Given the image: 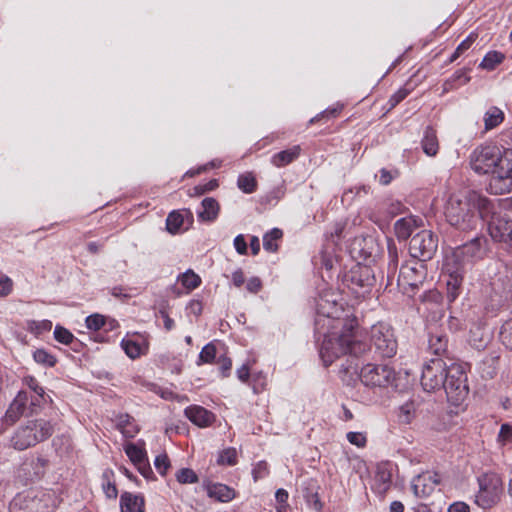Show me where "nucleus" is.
I'll return each instance as SVG.
<instances>
[{"instance_id": "1", "label": "nucleus", "mask_w": 512, "mask_h": 512, "mask_svg": "<svg viewBox=\"0 0 512 512\" xmlns=\"http://www.w3.org/2000/svg\"><path fill=\"white\" fill-rule=\"evenodd\" d=\"M471 168L478 174H492L489 187L495 194L512 190V150L486 143L470 154Z\"/></svg>"}, {"instance_id": "2", "label": "nucleus", "mask_w": 512, "mask_h": 512, "mask_svg": "<svg viewBox=\"0 0 512 512\" xmlns=\"http://www.w3.org/2000/svg\"><path fill=\"white\" fill-rule=\"evenodd\" d=\"M494 204L476 191L465 194H453L445 206L447 222L460 231H471L478 227L481 221L488 219L493 212Z\"/></svg>"}, {"instance_id": "3", "label": "nucleus", "mask_w": 512, "mask_h": 512, "mask_svg": "<svg viewBox=\"0 0 512 512\" xmlns=\"http://www.w3.org/2000/svg\"><path fill=\"white\" fill-rule=\"evenodd\" d=\"M342 325L340 334L330 333L325 335L320 347V357L325 366L331 365L336 359L349 354L348 358H355L366 351V344L357 340L354 330L357 327L356 320L337 321Z\"/></svg>"}, {"instance_id": "4", "label": "nucleus", "mask_w": 512, "mask_h": 512, "mask_svg": "<svg viewBox=\"0 0 512 512\" xmlns=\"http://www.w3.org/2000/svg\"><path fill=\"white\" fill-rule=\"evenodd\" d=\"M340 372L351 379L356 376L366 387L371 388L388 387L396 376L394 369L387 364L368 363L360 368L355 358H346L340 366Z\"/></svg>"}, {"instance_id": "5", "label": "nucleus", "mask_w": 512, "mask_h": 512, "mask_svg": "<svg viewBox=\"0 0 512 512\" xmlns=\"http://www.w3.org/2000/svg\"><path fill=\"white\" fill-rule=\"evenodd\" d=\"M54 433L53 424L45 419L29 420L19 425L9 439V447L24 451L47 440Z\"/></svg>"}, {"instance_id": "6", "label": "nucleus", "mask_w": 512, "mask_h": 512, "mask_svg": "<svg viewBox=\"0 0 512 512\" xmlns=\"http://www.w3.org/2000/svg\"><path fill=\"white\" fill-rule=\"evenodd\" d=\"M486 243L487 240L484 236H477L455 247L451 253L446 256L443 270L451 271L452 268H458L457 270L466 273L469 266L484 257L486 253Z\"/></svg>"}, {"instance_id": "7", "label": "nucleus", "mask_w": 512, "mask_h": 512, "mask_svg": "<svg viewBox=\"0 0 512 512\" xmlns=\"http://www.w3.org/2000/svg\"><path fill=\"white\" fill-rule=\"evenodd\" d=\"M55 494L44 490H31L18 494L10 503V512H53Z\"/></svg>"}, {"instance_id": "8", "label": "nucleus", "mask_w": 512, "mask_h": 512, "mask_svg": "<svg viewBox=\"0 0 512 512\" xmlns=\"http://www.w3.org/2000/svg\"><path fill=\"white\" fill-rule=\"evenodd\" d=\"M479 490L475 503L482 509H490L500 502L503 494V482L496 473H484L478 477Z\"/></svg>"}, {"instance_id": "9", "label": "nucleus", "mask_w": 512, "mask_h": 512, "mask_svg": "<svg viewBox=\"0 0 512 512\" xmlns=\"http://www.w3.org/2000/svg\"><path fill=\"white\" fill-rule=\"evenodd\" d=\"M442 389L445 390L448 401L452 404L459 405L464 401L469 393V387L466 370L462 364L452 363L449 365Z\"/></svg>"}, {"instance_id": "10", "label": "nucleus", "mask_w": 512, "mask_h": 512, "mask_svg": "<svg viewBox=\"0 0 512 512\" xmlns=\"http://www.w3.org/2000/svg\"><path fill=\"white\" fill-rule=\"evenodd\" d=\"M370 341L375 351L381 357L391 358L397 352V340L393 328L385 323L378 322L370 329Z\"/></svg>"}, {"instance_id": "11", "label": "nucleus", "mask_w": 512, "mask_h": 512, "mask_svg": "<svg viewBox=\"0 0 512 512\" xmlns=\"http://www.w3.org/2000/svg\"><path fill=\"white\" fill-rule=\"evenodd\" d=\"M344 282L356 297H364L375 285L376 278L371 267L357 264L345 274Z\"/></svg>"}, {"instance_id": "12", "label": "nucleus", "mask_w": 512, "mask_h": 512, "mask_svg": "<svg viewBox=\"0 0 512 512\" xmlns=\"http://www.w3.org/2000/svg\"><path fill=\"white\" fill-rule=\"evenodd\" d=\"M449 366L442 358H432L423 367L421 385L427 392L442 389L445 384Z\"/></svg>"}, {"instance_id": "13", "label": "nucleus", "mask_w": 512, "mask_h": 512, "mask_svg": "<svg viewBox=\"0 0 512 512\" xmlns=\"http://www.w3.org/2000/svg\"><path fill=\"white\" fill-rule=\"evenodd\" d=\"M438 248V237L430 230H422L412 236L409 243L410 255L421 262L433 258Z\"/></svg>"}, {"instance_id": "14", "label": "nucleus", "mask_w": 512, "mask_h": 512, "mask_svg": "<svg viewBox=\"0 0 512 512\" xmlns=\"http://www.w3.org/2000/svg\"><path fill=\"white\" fill-rule=\"evenodd\" d=\"M426 269L423 262L402 265L397 278V286L403 293L411 295L423 283Z\"/></svg>"}, {"instance_id": "15", "label": "nucleus", "mask_w": 512, "mask_h": 512, "mask_svg": "<svg viewBox=\"0 0 512 512\" xmlns=\"http://www.w3.org/2000/svg\"><path fill=\"white\" fill-rule=\"evenodd\" d=\"M490 215L488 231L492 239L505 244L507 247H512V219L505 216H496L494 211Z\"/></svg>"}, {"instance_id": "16", "label": "nucleus", "mask_w": 512, "mask_h": 512, "mask_svg": "<svg viewBox=\"0 0 512 512\" xmlns=\"http://www.w3.org/2000/svg\"><path fill=\"white\" fill-rule=\"evenodd\" d=\"M440 483V478L437 473L431 474L429 472L417 475L411 483V488L414 495L418 498L429 496Z\"/></svg>"}, {"instance_id": "17", "label": "nucleus", "mask_w": 512, "mask_h": 512, "mask_svg": "<svg viewBox=\"0 0 512 512\" xmlns=\"http://www.w3.org/2000/svg\"><path fill=\"white\" fill-rule=\"evenodd\" d=\"M492 340V333L485 323L478 321L469 330V344L478 351L484 350Z\"/></svg>"}, {"instance_id": "18", "label": "nucleus", "mask_w": 512, "mask_h": 512, "mask_svg": "<svg viewBox=\"0 0 512 512\" xmlns=\"http://www.w3.org/2000/svg\"><path fill=\"white\" fill-rule=\"evenodd\" d=\"M490 287L496 296L506 297L512 289V271L501 267L491 278Z\"/></svg>"}, {"instance_id": "19", "label": "nucleus", "mask_w": 512, "mask_h": 512, "mask_svg": "<svg viewBox=\"0 0 512 512\" xmlns=\"http://www.w3.org/2000/svg\"><path fill=\"white\" fill-rule=\"evenodd\" d=\"M28 400L29 393L27 391H19L5 413V422L13 424L21 416L29 415L27 410Z\"/></svg>"}, {"instance_id": "20", "label": "nucleus", "mask_w": 512, "mask_h": 512, "mask_svg": "<svg viewBox=\"0 0 512 512\" xmlns=\"http://www.w3.org/2000/svg\"><path fill=\"white\" fill-rule=\"evenodd\" d=\"M422 225V219L413 215L400 218L394 224L395 235L398 240H406Z\"/></svg>"}, {"instance_id": "21", "label": "nucleus", "mask_w": 512, "mask_h": 512, "mask_svg": "<svg viewBox=\"0 0 512 512\" xmlns=\"http://www.w3.org/2000/svg\"><path fill=\"white\" fill-rule=\"evenodd\" d=\"M185 415L192 423L199 427L210 426L215 420V416L212 412L197 405L187 407L185 409Z\"/></svg>"}, {"instance_id": "22", "label": "nucleus", "mask_w": 512, "mask_h": 512, "mask_svg": "<svg viewBox=\"0 0 512 512\" xmlns=\"http://www.w3.org/2000/svg\"><path fill=\"white\" fill-rule=\"evenodd\" d=\"M204 488L209 498L219 502H229L236 497L235 490L222 483L207 482L204 484Z\"/></svg>"}, {"instance_id": "23", "label": "nucleus", "mask_w": 512, "mask_h": 512, "mask_svg": "<svg viewBox=\"0 0 512 512\" xmlns=\"http://www.w3.org/2000/svg\"><path fill=\"white\" fill-rule=\"evenodd\" d=\"M457 269L458 268H452L451 271H444L447 275V298L450 302H453L459 296L464 279L465 273Z\"/></svg>"}, {"instance_id": "24", "label": "nucleus", "mask_w": 512, "mask_h": 512, "mask_svg": "<svg viewBox=\"0 0 512 512\" xmlns=\"http://www.w3.org/2000/svg\"><path fill=\"white\" fill-rule=\"evenodd\" d=\"M428 350L437 356L436 358H441L444 356L448 351L447 335L438 331H430L428 339Z\"/></svg>"}, {"instance_id": "25", "label": "nucleus", "mask_w": 512, "mask_h": 512, "mask_svg": "<svg viewBox=\"0 0 512 512\" xmlns=\"http://www.w3.org/2000/svg\"><path fill=\"white\" fill-rule=\"evenodd\" d=\"M144 498L141 495H134L125 492L121 495V512H144Z\"/></svg>"}, {"instance_id": "26", "label": "nucleus", "mask_w": 512, "mask_h": 512, "mask_svg": "<svg viewBox=\"0 0 512 512\" xmlns=\"http://www.w3.org/2000/svg\"><path fill=\"white\" fill-rule=\"evenodd\" d=\"M301 154V147L295 145L289 149L280 151L271 157V163L276 167H284L295 161Z\"/></svg>"}, {"instance_id": "27", "label": "nucleus", "mask_w": 512, "mask_h": 512, "mask_svg": "<svg viewBox=\"0 0 512 512\" xmlns=\"http://www.w3.org/2000/svg\"><path fill=\"white\" fill-rule=\"evenodd\" d=\"M202 210L198 212V218L204 222L214 221L219 214L220 206L216 199L207 197L202 200Z\"/></svg>"}, {"instance_id": "28", "label": "nucleus", "mask_w": 512, "mask_h": 512, "mask_svg": "<svg viewBox=\"0 0 512 512\" xmlns=\"http://www.w3.org/2000/svg\"><path fill=\"white\" fill-rule=\"evenodd\" d=\"M422 148L423 151L428 156H435L439 149V143L436 135V131L428 126L426 127L422 139Z\"/></svg>"}, {"instance_id": "29", "label": "nucleus", "mask_w": 512, "mask_h": 512, "mask_svg": "<svg viewBox=\"0 0 512 512\" xmlns=\"http://www.w3.org/2000/svg\"><path fill=\"white\" fill-rule=\"evenodd\" d=\"M485 130L489 131L500 125L504 120V113L498 107H490L484 115Z\"/></svg>"}, {"instance_id": "30", "label": "nucleus", "mask_w": 512, "mask_h": 512, "mask_svg": "<svg viewBox=\"0 0 512 512\" xmlns=\"http://www.w3.org/2000/svg\"><path fill=\"white\" fill-rule=\"evenodd\" d=\"M417 403L409 401L400 406L398 420L402 424H410L417 414Z\"/></svg>"}, {"instance_id": "31", "label": "nucleus", "mask_w": 512, "mask_h": 512, "mask_svg": "<svg viewBox=\"0 0 512 512\" xmlns=\"http://www.w3.org/2000/svg\"><path fill=\"white\" fill-rule=\"evenodd\" d=\"M124 450L126 455L129 457V459L132 461L134 465H137L143 461H145L147 458V453L144 448L139 447L138 445L134 443H128L124 446Z\"/></svg>"}, {"instance_id": "32", "label": "nucleus", "mask_w": 512, "mask_h": 512, "mask_svg": "<svg viewBox=\"0 0 512 512\" xmlns=\"http://www.w3.org/2000/svg\"><path fill=\"white\" fill-rule=\"evenodd\" d=\"M303 497L305 498L308 505L312 506L316 511H321L322 503L319 499L317 486L315 483H309V486L306 487L303 491Z\"/></svg>"}, {"instance_id": "33", "label": "nucleus", "mask_w": 512, "mask_h": 512, "mask_svg": "<svg viewBox=\"0 0 512 512\" xmlns=\"http://www.w3.org/2000/svg\"><path fill=\"white\" fill-rule=\"evenodd\" d=\"M184 224V213L180 211H172L169 213L166 219V228L171 234L179 232L180 228Z\"/></svg>"}, {"instance_id": "34", "label": "nucleus", "mask_w": 512, "mask_h": 512, "mask_svg": "<svg viewBox=\"0 0 512 512\" xmlns=\"http://www.w3.org/2000/svg\"><path fill=\"white\" fill-rule=\"evenodd\" d=\"M237 186L246 194L253 193L257 188V181L252 173H244L239 175Z\"/></svg>"}, {"instance_id": "35", "label": "nucleus", "mask_w": 512, "mask_h": 512, "mask_svg": "<svg viewBox=\"0 0 512 512\" xmlns=\"http://www.w3.org/2000/svg\"><path fill=\"white\" fill-rule=\"evenodd\" d=\"M283 233L278 228H273L270 232L263 236V247L266 251L276 252L278 245L276 241L282 237Z\"/></svg>"}, {"instance_id": "36", "label": "nucleus", "mask_w": 512, "mask_h": 512, "mask_svg": "<svg viewBox=\"0 0 512 512\" xmlns=\"http://www.w3.org/2000/svg\"><path fill=\"white\" fill-rule=\"evenodd\" d=\"M375 484L379 493H385L391 484V473L384 468H379L375 476Z\"/></svg>"}, {"instance_id": "37", "label": "nucleus", "mask_w": 512, "mask_h": 512, "mask_svg": "<svg viewBox=\"0 0 512 512\" xmlns=\"http://www.w3.org/2000/svg\"><path fill=\"white\" fill-rule=\"evenodd\" d=\"M505 56L498 51L488 52L480 63V67L486 70H493L504 60Z\"/></svg>"}, {"instance_id": "38", "label": "nucleus", "mask_w": 512, "mask_h": 512, "mask_svg": "<svg viewBox=\"0 0 512 512\" xmlns=\"http://www.w3.org/2000/svg\"><path fill=\"white\" fill-rule=\"evenodd\" d=\"M404 205L398 200H386L379 206V211H383L387 214V219L394 217L395 215L403 211Z\"/></svg>"}, {"instance_id": "39", "label": "nucleus", "mask_w": 512, "mask_h": 512, "mask_svg": "<svg viewBox=\"0 0 512 512\" xmlns=\"http://www.w3.org/2000/svg\"><path fill=\"white\" fill-rule=\"evenodd\" d=\"M113 471L110 469H106L102 474V487L108 498L115 499L117 497L118 491L116 485L111 482V477L113 476Z\"/></svg>"}, {"instance_id": "40", "label": "nucleus", "mask_w": 512, "mask_h": 512, "mask_svg": "<svg viewBox=\"0 0 512 512\" xmlns=\"http://www.w3.org/2000/svg\"><path fill=\"white\" fill-rule=\"evenodd\" d=\"M178 280L188 290H193L197 288L201 283L200 277L197 274H195L192 270H187L185 273L181 274L178 277Z\"/></svg>"}, {"instance_id": "41", "label": "nucleus", "mask_w": 512, "mask_h": 512, "mask_svg": "<svg viewBox=\"0 0 512 512\" xmlns=\"http://www.w3.org/2000/svg\"><path fill=\"white\" fill-rule=\"evenodd\" d=\"M33 359L38 364L44 365L46 367H53L57 359L54 355L47 352L45 349H37L33 352Z\"/></svg>"}, {"instance_id": "42", "label": "nucleus", "mask_w": 512, "mask_h": 512, "mask_svg": "<svg viewBox=\"0 0 512 512\" xmlns=\"http://www.w3.org/2000/svg\"><path fill=\"white\" fill-rule=\"evenodd\" d=\"M498 360H499L498 355H494V354L487 355L482 360V365L483 366L488 365V367H487V369L485 367H482L481 368L482 373L485 374L489 378H493L494 375L496 374Z\"/></svg>"}, {"instance_id": "43", "label": "nucleus", "mask_w": 512, "mask_h": 512, "mask_svg": "<svg viewBox=\"0 0 512 512\" xmlns=\"http://www.w3.org/2000/svg\"><path fill=\"white\" fill-rule=\"evenodd\" d=\"M121 346L131 359H136L143 353L140 344L130 339H123Z\"/></svg>"}, {"instance_id": "44", "label": "nucleus", "mask_w": 512, "mask_h": 512, "mask_svg": "<svg viewBox=\"0 0 512 512\" xmlns=\"http://www.w3.org/2000/svg\"><path fill=\"white\" fill-rule=\"evenodd\" d=\"M45 393H39V394H30L29 393V400L27 403V410L29 415L37 414L42 406V404L45 402Z\"/></svg>"}, {"instance_id": "45", "label": "nucleus", "mask_w": 512, "mask_h": 512, "mask_svg": "<svg viewBox=\"0 0 512 512\" xmlns=\"http://www.w3.org/2000/svg\"><path fill=\"white\" fill-rule=\"evenodd\" d=\"M500 340L505 347L512 350V318L506 320L501 326Z\"/></svg>"}, {"instance_id": "46", "label": "nucleus", "mask_w": 512, "mask_h": 512, "mask_svg": "<svg viewBox=\"0 0 512 512\" xmlns=\"http://www.w3.org/2000/svg\"><path fill=\"white\" fill-rule=\"evenodd\" d=\"M388 258H389V263H388V272L389 274L390 273H395L396 270H397V267H398V261H399V258H398V250H397V247L395 245V243L393 242V240H388Z\"/></svg>"}, {"instance_id": "47", "label": "nucleus", "mask_w": 512, "mask_h": 512, "mask_svg": "<svg viewBox=\"0 0 512 512\" xmlns=\"http://www.w3.org/2000/svg\"><path fill=\"white\" fill-rule=\"evenodd\" d=\"M176 479L182 484H192L198 481V476L192 469L182 468L176 473Z\"/></svg>"}, {"instance_id": "48", "label": "nucleus", "mask_w": 512, "mask_h": 512, "mask_svg": "<svg viewBox=\"0 0 512 512\" xmlns=\"http://www.w3.org/2000/svg\"><path fill=\"white\" fill-rule=\"evenodd\" d=\"M217 463L220 465H230L233 466L237 463V451L235 448H227L223 450L217 460Z\"/></svg>"}, {"instance_id": "49", "label": "nucleus", "mask_w": 512, "mask_h": 512, "mask_svg": "<svg viewBox=\"0 0 512 512\" xmlns=\"http://www.w3.org/2000/svg\"><path fill=\"white\" fill-rule=\"evenodd\" d=\"M54 338L65 345H68L73 342L74 335L66 328L57 325L54 329Z\"/></svg>"}, {"instance_id": "50", "label": "nucleus", "mask_w": 512, "mask_h": 512, "mask_svg": "<svg viewBox=\"0 0 512 512\" xmlns=\"http://www.w3.org/2000/svg\"><path fill=\"white\" fill-rule=\"evenodd\" d=\"M216 357V347L213 343L205 345L200 354L198 364L211 363Z\"/></svg>"}, {"instance_id": "51", "label": "nucleus", "mask_w": 512, "mask_h": 512, "mask_svg": "<svg viewBox=\"0 0 512 512\" xmlns=\"http://www.w3.org/2000/svg\"><path fill=\"white\" fill-rule=\"evenodd\" d=\"M105 324V318L104 316L100 314H93L86 318V326L90 330H99L101 329Z\"/></svg>"}, {"instance_id": "52", "label": "nucleus", "mask_w": 512, "mask_h": 512, "mask_svg": "<svg viewBox=\"0 0 512 512\" xmlns=\"http://www.w3.org/2000/svg\"><path fill=\"white\" fill-rule=\"evenodd\" d=\"M347 440L352 444L359 448H362L366 445L367 439L366 436L361 432H348Z\"/></svg>"}, {"instance_id": "53", "label": "nucleus", "mask_w": 512, "mask_h": 512, "mask_svg": "<svg viewBox=\"0 0 512 512\" xmlns=\"http://www.w3.org/2000/svg\"><path fill=\"white\" fill-rule=\"evenodd\" d=\"M154 465L161 475H165L168 468L170 467V461L166 454H160L156 456Z\"/></svg>"}, {"instance_id": "54", "label": "nucleus", "mask_w": 512, "mask_h": 512, "mask_svg": "<svg viewBox=\"0 0 512 512\" xmlns=\"http://www.w3.org/2000/svg\"><path fill=\"white\" fill-rule=\"evenodd\" d=\"M268 473H269L268 464L265 461L258 462L252 471L255 481H257L260 478H264L265 476L268 475Z\"/></svg>"}, {"instance_id": "55", "label": "nucleus", "mask_w": 512, "mask_h": 512, "mask_svg": "<svg viewBox=\"0 0 512 512\" xmlns=\"http://www.w3.org/2000/svg\"><path fill=\"white\" fill-rule=\"evenodd\" d=\"M13 288V282L8 276H2L0 278V296L4 297L11 293Z\"/></svg>"}, {"instance_id": "56", "label": "nucleus", "mask_w": 512, "mask_h": 512, "mask_svg": "<svg viewBox=\"0 0 512 512\" xmlns=\"http://www.w3.org/2000/svg\"><path fill=\"white\" fill-rule=\"evenodd\" d=\"M24 382L33 394L45 393L43 387L39 385L38 381L34 377L27 376L24 378Z\"/></svg>"}, {"instance_id": "57", "label": "nucleus", "mask_w": 512, "mask_h": 512, "mask_svg": "<svg viewBox=\"0 0 512 512\" xmlns=\"http://www.w3.org/2000/svg\"><path fill=\"white\" fill-rule=\"evenodd\" d=\"M409 94V91L406 88H401L397 92H395L389 99V103L391 107H395L402 100H404Z\"/></svg>"}, {"instance_id": "58", "label": "nucleus", "mask_w": 512, "mask_h": 512, "mask_svg": "<svg viewBox=\"0 0 512 512\" xmlns=\"http://www.w3.org/2000/svg\"><path fill=\"white\" fill-rule=\"evenodd\" d=\"M234 247L237 253H239L240 255L247 254V243L242 234H239L234 238Z\"/></svg>"}, {"instance_id": "59", "label": "nucleus", "mask_w": 512, "mask_h": 512, "mask_svg": "<svg viewBox=\"0 0 512 512\" xmlns=\"http://www.w3.org/2000/svg\"><path fill=\"white\" fill-rule=\"evenodd\" d=\"M139 473L146 479H151L153 476L152 468L148 462V459L135 465Z\"/></svg>"}, {"instance_id": "60", "label": "nucleus", "mask_w": 512, "mask_h": 512, "mask_svg": "<svg viewBox=\"0 0 512 512\" xmlns=\"http://www.w3.org/2000/svg\"><path fill=\"white\" fill-rule=\"evenodd\" d=\"M499 438L504 442L512 441V426L508 423H504L501 425Z\"/></svg>"}, {"instance_id": "61", "label": "nucleus", "mask_w": 512, "mask_h": 512, "mask_svg": "<svg viewBox=\"0 0 512 512\" xmlns=\"http://www.w3.org/2000/svg\"><path fill=\"white\" fill-rule=\"evenodd\" d=\"M262 287V283L259 278L252 277L248 280L246 284V289L251 293H257L260 291Z\"/></svg>"}, {"instance_id": "62", "label": "nucleus", "mask_w": 512, "mask_h": 512, "mask_svg": "<svg viewBox=\"0 0 512 512\" xmlns=\"http://www.w3.org/2000/svg\"><path fill=\"white\" fill-rule=\"evenodd\" d=\"M477 38V35L476 34H470L465 40H463L457 47L458 49V52H465L466 50H468L471 45L473 44V42L476 40Z\"/></svg>"}, {"instance_id": "63", "label": "nucleus", "mask_w": 512, "mask_h": 512, "mask_svg": "<svg viewBox=\"0 0 512 512\" xmlns=\"http://www.w3.org/2000/svg\"><path fill=\"white\" fill-rule=\"evenodd\" d=\"M218 363L220 365V370L222 372V375L224 377H226L232 367L231 359L227 358V357H221V358H219Z\"/></svg>"}, {"instance_id": "64", "label": "nucleus", "mask_w": 512, "mask_h": 512, "mask_svg": "<svg viewBox=\"0 0 512 512\" xmlns=\"http://www.w3.org/2000/svg\"><path fill=\"white\" fill-rule=\"evenodd\" d=\"M469 506L464 502H455L448 508V512H469Z\"/></svg>"}]
</instances>
